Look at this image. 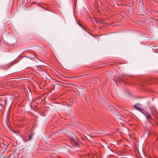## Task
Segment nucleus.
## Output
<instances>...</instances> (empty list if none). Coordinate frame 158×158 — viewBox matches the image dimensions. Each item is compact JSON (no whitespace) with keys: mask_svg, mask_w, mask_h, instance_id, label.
I'll use <instances>...</instances> for the list:
<instances>
[{"mask_svg":"<svg viewBox=\"0 0 158 158\" xmlns=\"http://www.w3.org/2000/svg\"><path fill=\"white\" fill-rule=\"evenodd\" d=\"M22 153V151L15 150L13 154L10 155L8 157H4V158H16L15 156H17V158H20L23 156L21 155Z\"/></svg>","mask_w":158,"mask_h":158,"instance_id":"1","label":"nucleus"},{"mask_svg":"<svg viewBox=\"0 0 158 158\" xmlns=\"http://www.w3.org/2000/svg\"><path fill=\"white\" fill-rule=\"evenodd\" d=\"M34 135L35 133L33 131H31L28 137L25 136L23 137V140L25 142L30 141L33 139V137L34 136Z\"/></svg>","mask_w":158,"mask_h":158,"instance_id":"2","label":"nucleus"},{"mask_svg":"<svg viewBox=\"0 0 158 158\" xmlns=\"http://www.w3.org/2000/svg\"><path fill=\"white\" fill-rule=\"evenodd\" d=\"M151 114L153 115L154 112L153 110L152 109H151L150 110V114H148L146 116V117L148 120V121L152 125H153V123L152 122V120L154 121V119L152 118L151 116Z\"/></svg>","mask_w":158,"mask_h":158,"instance_id":"3","label":"nucleus"},{"mask_svg":"<svg viewBox=\"0 0 158 158\" xmlns=\"http://www.w3.org/2000/svg\"><path fill=\"white\" fill-rule=\"evenodd\" d=\"M70 139L72 143L74 144L76 147H78L79 141L76 136L74 135L73 138H70Z\"/></svg>","mask_w":158,"mask_h":158,"instance_id":"4","label":"nucleus"},{"mask_svg":"<svg viewBox=\"0 0 158 158\" xmlns=\"http://www.w3.org/2000/svg\"><path fill=\"white\" fill-rule=\"evenodd\" d=\"M138 105H140L141 104L138 103L134 105L133 107L135 108L136 110L139 111L142 113V112L143 111V110L142 109L140 108V107H139L138 106Z\"/></svg>","mask_w":158,"mask_h":158,"instance_id":"5","label":"nucleus"},{"mask_svg":"<svg viewBox=\"0 0 158 158\" xmlns=\"http://www.w3.org/2000/svg\"><path fill=\"white\" fill-rule=\"evenodd\" d=\"M127 79V77L125 76H123L121 77L120 78V81L122 82H125L126 80Z\"/></svg>","mask_w":158,"mask_h":158,"instance_id":"6","label":"nucleus"},{"mask_svg":"<svg viewBox=\"0 0 158 158\" xmlns=\"http://www.w3.org/2000/svg\"><path fill=\"white\" fill-rule=\"evenodd\" d=\"M142 113H143L145 116L150 114V113H149L148 112L144 111L143 110Z\"/></svg>","mask_w":158,"mask_h":158,"instance_id":"7","label":"nucleus"},{"mask_svg":"<svg viewBox=\"0 0 158 158\" xmlns=\"http://www.w3.org/2000/svg\"><path fill=\"white\" fill-rule=\"evenodd\" d=\"M97 23H102V22H101V21H99V20H98L97 21Z\"/></svg>","mask_w":158,"mask_h":158,"instance_id":"8","label":"nucleus"},{"mask_svg":"<svg viewBox=\"0 0 158 158\" xmlns=\"http://www.w3.org/2000/svg\"><path fill=\"white\" fill-rule=\"evenodd\" d=\"M4 145L2 143H0V147H2V146H3Z\"/></svg>","mask_w":158,"mask_h":158,"instance_id":"9","label":"nucleus"},{"mask_svg":"<svg viewBox=\"0 0 158 158\" xmlns=\"http://www.w3.org/2000/svg\"><path fill=\"white\" fill-rule=\"evenodd\" d=\"M84 75H85L79 76H78V77H82V76H84Z\"/></svg>","mask_w":158,"mask_h":158,"instance_id":"10","label":"nucleus"},{"mask_svg":"<svg viewBox=\"0 0 158 158\" xmlns=\"http://www.w3.org/2000/svg\"><path fill=\"white\" fill-rule=\"evenodd\" d=\"M77 0H74V2L75 4V3L76 2H77Z\"/></svg>","mask_w":158,"mask_h":158,"instance_id":"11","label":"nucleus"},{"mask_svg":"<svg viewBox=\"0 0 158 158\" xmlns=\"http://www.w3.org/2000/svg\"><path fill=\"white\" fill-rule=\"evenodd\" d=\"M0 68L2 69V67L0 66Z\"/></svg>","mask_w":158,"mask_h":158,"instance_id":"12","label":"nucleus"},{"mask_svg":"<svg viewBox=\"0 0 158 158\" xmlns=\"http://www.w3.org/2000/svg\"><path fill=\"white\" fill-rule=\"evenodd\" d=\"M7 125L8 127H9V129L11 130V129H10V128L9 127V125H8V124H7Z\"/></svg>","mask_w":158,"mask_h":158,"instance_id":"13","label":"nucleus"},{"mask_svg":"<svg viewBox=\"0 0 158 158\" xmlns=\"http://www.w3.org/2000/svg\"><path fill=\"white\" fill-rule=\"evenodd\" d=\"M143 87L144 86V85H141Z\"/></svg>","mask_w":158,"mask_h":158,"instance_id":"14","label":"nucleus"}]
</instances>
